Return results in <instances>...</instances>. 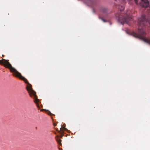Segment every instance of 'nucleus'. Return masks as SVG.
Segmentation results:
<instances>
[{
  "label": "nucleus",
  "instance_id": "423d86ee",
  "mask_svg": "<svg viewBox=\"0 0 150 150\" xmlns=\"http://www.w3.org/2000/svg\"><path fill=\"white\" fill-rule=\"evenodd\" d=\"M99 10L100 12L105 13H107L108 11V9L107 8L103 6L100 7Z\"/></svg>",
  "mask_w": 150,
  "mask_h": 150
},
{
  "label": "nucleus",
  "instance_id": "7ed1b4c3",
  "mask_svg": "<svg viewBox=\"0 0 150 150\" xmlns=\"http://www.w3.org/2000/svg\"><path fill=\"white\" fill-rule=\"evenodd\" d=\"M129 13L128 12L126 14L121 15L119 13H116L115 16L118 21L121 24L125 23L130 25L132 21L133 18L129 15Z\"/></svg>",
  "mask_w": 150,
  "mask_h": 150
},
{
  "label": "nucleus",
  "instance_id": "f257e3e1",
  "mask_svg": "<svg viewBox=\"0 0 150 150\" xmlns=\"http://www.w3.org/2000/svg\"><path fill=\"white\" fill-rule=\"evenodd\" d=\"M8 61V60L2 59V60H0V64L4 65L5 68L9 69L10 71L13 73L14 76L23 80L25 83L28 84L26 86V89L30 96L31 97L33 98L35 103H38L39 100L37 98V97L36 95V92L33 89L31 85L29 83L26 79L22 76L21 74L18 72L16 69L12 67V65Z\"/></svg>",
  "mask_w": 150,
  "mask_h": 150
},
{
  "label": "nucleus",
  "instance_id": "9d476101",
  "mask_svg": "<svg viewBox=\"0 0 150 150\" xmlns=\"http://www.w3.org/2000/svg\"><path fill=\"white\" fill-rule=\"evenodd\" d=\"M47 114L48 115H51L52 114L51 113V112L49 111H48Z\"/></svg>",
  "mask_w": 150,
  "mask_h": 150
},
{
  "label": "nucleus",
  "instance_id": "ddd939ff",
  "mask_svg": "<svg viewBox=\"0 0 150 150\" xmlns=\"http://www.w3.org/2000/svg\"><path fill=\"white\" fill-rule=\"evenodd\" d=\"M2 57H4V55H2Z\"/></svg>",
  "mask_w": 150,
  "mask_h": 150
},
{
  "label": "nucleus",
  "instance_id": "f8f14e48",
  "mask_svg": "<svg viewBox=\"0 0 150 150\" xmlns=\"http://www.w3.org/2000/svg\"><path fill=\"white\" fill-rule=\"evenodd\" d=\"M54 126H56V124H54Z\"/></svg>",
  "mask_w": 150,
  "mask_h": 150
},
{
  "label": "nucleus",
  "instance_id": "20e7f679",
  "mask_svg": "<svg viewBox=\"0 0 150 150\" xmlns=\"http://www.w3.org/2000/svg\"><path fill=\"white\" fill-rule=\"evenodd\" d=\"M139 4L140 6L142 7H150V5L147 0H141V1L140 2Z\"/></svg>",
  "mask_w": 150,
  "mask_h": 150
},
{
  "label": "nucleus",
  "instance_id": "9b49d317",
  "mask_svg": "<svg viewBox=\"0 0 150 150\" xmlns=\"http://www.w3.org/2000/svg\"><path fill=\"white\" fill-rule=\"evenodd\" d=\"M62 136L61 135V136L60 138H62Z\"/></svg>",
  "mask_w": 150,
  "mask_h": 150
},
{
  "label": "nucleus",
  "instance_id": "f03ea898",
  "mask_svg": "<svg viewBox=\"0 0 150 150\" xmlns=\"http://www.w3.org/2000/svg\"><path fill=\"white\" fill-rule=\"evenodd\" d=\"M138 33H133V36L139 38L150 45V39H147L144 37L146 33L143 30L146 25L150 27V19L149 20H148L146 18V16L143 15L138 19Z\"/></svg>",
  "mask_w": 150,
  "mask_h": 150
},
{
  "label": "nucleus",
  "instance_id": "1a4fd4ad",
  "mask_svg": "<svg viewBox=\"0 0 150 150\" xmlns=\"http://www.w3.org/2000/svg\"><path fill=\"white\" fill-rule=\"evenodd\" d=\"M99 18L101 20H102L103 22H106V21H105V20H104L103 18H102V17H101L100 16H99Z\"/></svg>",
  "mask_w": 150,
  "mask_h": 150
},
{
  "label": "nucleus",
  "instance_id": "6e6552de",
  "mask_svg": "<svg viewBox=\"0 0 150 150\" xmlns=\"http://www.w3.org/2000/svg\"><path fill=\"white\" fill-rule=\"evenodd\" d=\"M67 129L66 128H62V127H61L60 128V130L59 131V133H60L61 134H62V133L63 132H64V130H66Z\"/></svg>",
  "mask_w": 150,
  "mask_h": 150
},
{
  "label": "nucleus",
  "instance_id": "39448f33",
  "mask_svg": "<svg viewBox=\"0 0 150 150\" xmlns=\"http://www.w3.org/2000/svg\"><path fill=\"white\" fill-rule=\"evenodd\" d=\"M96 0H86L84 2L89 6H92L95 4Z\"/></svg>",
  "mask_w": 150,
  "mask_h": 150
},
{
  "label": "nucleus",
  "instance_id": "0eeeda50",
  "mask_svg": "<svg viewBox=\"0 0 150 150\" xmlns=\"http://www.w3.org/2000/svg\"><path fill=\"white\" fill-rule=\"evenodd\" d=\"M55 139L59 144L61 145V140L59 139V136H56L55 137Z\"/></svg>",
  "mask_w": 150,
  "mask_h": 150
}]
</instances>
